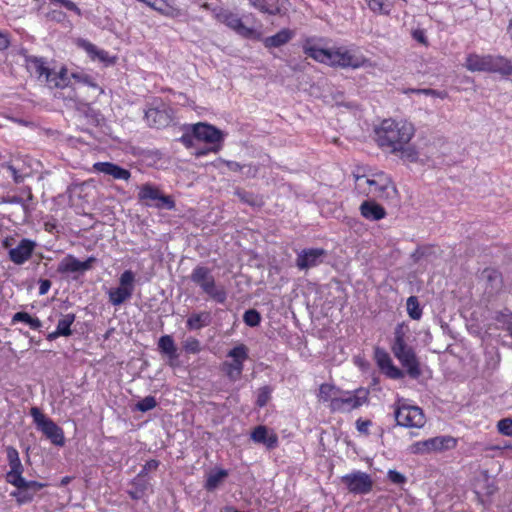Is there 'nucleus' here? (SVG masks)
Returning a JSON list of instances; mask_svg holds the SVG:
<instances>
[{
    "instance_id": "nucleus-1",
    "label": "nucleus",
    "mask_w": 512,
    "mask_h": 512,
    "mask_svg": "<svg viewBox=\"0 0 512 512\" xmlns=\"http://www.w3.org/2000/svg\"><path fill=\"white\" fill-rule=\"evenodd\" d=\"M414 126L406 121L385 119L375 129L377 145L391 154H400V157L409 162H416L418 153L409 144L414 136Z\"/></svg>"
},
{
    "instance_id": "nucleus-2",
    "label": "nucleus",
    "mask_w": 512,
    "mask_h": 512,
    "mask_svg": "<svg viewBox=\"0 0 512 512\" xmlns=\"http://www.w3.org/2000/svg\"><path fill=\"white\" fill-rule=\"evenodd\" d=\"M304 52L308 57L333 67L358 69L369 64V60L363 55L355 54L345 47L323 49L315 46H305Z\"/></svg>"
},
{
    "instance_id": "nucleus-3",
    "label": "nucleus",
    "mask_w": 512,
    "mask_h": 512,
    "mask_svg": "<svg viewBox=\"0 0 512 512\" xmlns=\"http://www.w3.org/2000/svg\"><path fill=\"white\" fill-rule=\"evenodd\" d=\"M408 337L403 325H397L394 331V341L391 350L394 356L406 369L408 375L414 379L421 375L419 362L414 349L407 343Z\"/></svg>"
},
{
    "instance_id": "nucleus-4",
    "label": "nucleus",
    "mask_w": 512,
    "mask_h": 512,
    "mask_svg": "<svg viewBox=\"0 0 512 512\" xmlns=\"http://www.w3.org/2000/svg\"><path fill=\"white\" fill-rule=\"evenodd\" d=\"M357 188L366 196L381 200L392 199L396 196L397 190L391 179L383 172L373 175V178L356 176Z\"/></svg>"
},
{
    "instance_id": "nucleus-5",
    "label": "nucleus",
    "mask_w": 512,
    "mask_h": 512,
    "mask_svg": "<svg viewBox=\"0 0 512 512\" xmlns=\"http://www.w3.org/2000/svg\"><path fill=\"white\" fill-rule=\"evenodd\" d=\"M28 71L39 80L44 81L49 88H66L69 85L68 71L62 67L58 72L48 68L42 58L27 57Z\"/></svg>"
},
{
    "instance_id": "nucleus-6",
    "label": "nucleus",
    "mask_w": 512,
    "mask_h": 512,
    "mask_svg": "<svg viewBox=\"0 0 512 512\" xmlns=\"http://www.w3.org/2000/svg\"><path fill=\"white\" fill-rule=\"evenodd\" d=\"M190 279L210 299L220 304L225 303L227 291L223 285L216 283L212 271L208 267L196 266L190 275Z\"/></svg>"
},
{
    "instance_id": "nucleus-7",
    "label": "nucleus",
    "mask_w": 512,
    "mask_h": 512,
    "mask_svg": "<svg viewBox=\"0 0 512 512\" xmlns=\"http://www.w3.org/2000/svg\"><path fill=\"white\" fill-rule=\"evenodd\" d=\"M192 132L196 140L203 141L212 145L206 150L197 151V156L205 155L208 152L216 153L221 149L222 142L224 140V134L221 130L217 129L213 125L199 122L192 126Z\"/></svg>"
},
{
    "instance_id": "nucleus-8",
    "label": "nucleus",
    "mask_w": 512,
    "mask_h": 512,
    "mask_svg": "<svg viewBox=\"0 0 512 512\" xmlns=\"http://www.w3.org/2000/svg\"><path fill=\"white\" fill-rule=\"evenodd\" d=\"M30 415L38 430H40L47 439L56 446L65 444L64 432L53 420L45 416L38 407L30 409Z\"/></svg>"
},
{
    "instance_id": "nucleus-9",
    "label": "nucleus",
    "mask_w": 512,
    "mask_h": 512,
    "mask_svg": "<svg viewBox=\"0 0 512 512\" xmlns=\"http://www.w3.org/2000/svg\"><path fill=\"white\" fill-rule=\"evenodd\" d=\"M397 425L406 428H421L426 422L423 410L418 406L407 405L399 400L394 411Z\"/></svg>"
},
{
    "instance_id": "nucleus-10",
    "label": "nucleus",
    "mask_w": 512,
    "mask_h": 512,
    "mask_svg": "<svg viewBox=\"0 0 512 512\" xmlns=\"http://www.w3.org/2000/svg\"><path fill=\"white\" fill-rule=\"evenodd\" d=\"M135 274L131 270H125L119 278V286L108 291L109 302L114 306H120L129 300L134 292Z\"/></svg>"
},
{
    "instance_id": "nucleus-11",
    "label": "nucleus",
    "mask_w": 512,
    "mask_h": 512,
    "mask_svg": "<svg viewBox=\"0 0 512 512\" xmlns=\"http://www.w3.org/2000/svg\"><path fill=\"white\" fill-rule=\"evenodd\" d=\"M456 446V440L451 436H437L424 441L411 444L408 448L412 454H425L430 452L451 449Z\"/></svg>"
},
{
    "instance_id": "nucleus-12",
    "label": "nucleus",
    "mask_w": 512,
    "mask_h": 512,
    "mask_svg": "<svg viewBox=\"0 0 512 512\" xmlns=\"http://www.w3.org/2000/svg\"><path fill=\"white\" fill-rule=\"evenodd\" d=\"M369 391L363 388L351 392H343L339 396V400L334 401V412H350L361 407L368 402Z\"/></svg>"
},
{
    "instance_id": "nucleus-13",
    "label": "nucleus",
    "mask_w": 512,
    "mask_h": 512,
    "mask_svg": "<svg viewBox=\"0 0 512 512\" xmlns=\"http://www.w3.org/2000/svg\"><path fill=\"white\" fill-rule=\"evenodd\" d=\"M214 17L221 23L225 24L228 28L235 31L238 35L244 38H251L254 35V29L249 28L242 22L241 18L237 14L230 10L223 8L213 9Z\"/></svg>"
},
{
    "instance_id": "nucleus-14",
    "label": "nucleus",
    "mask_w": 512,
    "mask_h": 512,
    "mask_svg": "<svg viewBox=\"0 0 512 512\" xmlns=\"http://www.w3.org/2000/svg\"><path fill=\"white\" fill-rule=\"evenodd\" d=\"M138 199L140 201L155 202V206L157 208H166L171 210L175 207V203L171 197L161 194L158 188L149 183L140 187Z\"/></svg>"
},
{
    "instance_id": "nucleus-15",
    "label": "nucleus",
    "mask_w": 512,
    "mask_h": 512,
    "mask_svg": "<svg viewBox=\"0 0 512 512\" xmlns=\"http://www.w3.org/2000/svg\"><path fill=\"white\" fill-rule=\"evenodd\" d=\"M342 481L347 485L348 490L354 494H367L373 487L371 477L360 471L343 476Z\"/></svg>"
},
{
    "instance_id": "nucleus-16",
    "label": "nucleus",
    "mask_w": 512,
    "mask_h": 512,
    "mask_svg": "<svg viewBox=\"0 0 512 512\" xmlns=\"http://www.w3.org/2000/svg\"><path fill=\"white\" fill-rule=\"evenodd\" d=\"M326 255L327 252L323 248L304 249L297 256L296 266L300 270H308L320 265Z\"/></svg>"
},
{
    "instance_id": "nucleus-17",
    "label": "nucleus",
    "mask_w": 512,
    "mask_h": 512,
    "mask_svg": "<svg viewBox=\"0 0 512 512\" xmlns=\"http://www.w3.org/2000/svg\"><path fill=\"white\" fill-rule=\"evenodd\" d=\"M93 262H95L94 257H89L86 261H79L73 255H67L59 263L57 272L61 274L84 272L91 269Z\"/></svg>"
},
{
    "instance_id": "nucleus-18",
    "label": "nucleus",
    "mask_w": 512,
    "mask_h": 512,
    "mask_svg": "<svg viewBox=\"0 0 512 512\" xmlns=\"http://www.w3.org/2000/svg\"><path fill=\"white\" fill-rule=\"evenodd\" d=\"M36 243L29 239H22L17 247L10 249L9 259L17 264L21 265L26 262L32 255Z\"/></svg>"
},
{
    "instance_id": "nucleus-19",
    "label": "nucleus",
    "mask_w": 512,
    "mask_h": 512,
    "mask_svg": "<svg viewBox=\"0 0 512 512\" xmlns=\"http://www.w3.org/2000/svg\"><path fill=\"white\" fill-rule=\"evenodd\" d=\"M251 439L258 444H263L269 450L278 446V436L273 431H269L266 426L259 425L251 433Z\"/></svg>"
},
{
    "instance_id": "nucleus-20",
    "label": "nucleus",
    "mask_w": 512,
    "mask_h": 512,
    "mask_svg": "<svg viewBox=\"0 0 512 512\" xmlns=\"http://www.w3.org/2000/svg\"><path fill=\"white\" fill-rule=\"evenodd\" d=\"M93 169L96 172L112 176L113 179L116 180L128 181L131 177V173L129 170L124 169L111 162H96L93 165Z\"/></svg>"
},
{
    "instance_id": "nucleus-21",
    "label": "nucleus",
    "mask_w": 512,
    "mask_h": 512,
    "mask_svg": "<svg viewBox=\"0 0 512 512\" xmlns=\"http://www.w3.org/2000/svg\"><path fill=\"white\" fill-rule=\"evenodd\" d=\"M145 119L150 126L156 128L165 127L172 120L170 113L164 107L149 108L145 112Z\"/></svg>"
},
{
    "instance_id": "nucleus-22",
    "label": "nucleus",
    "mask_w": 512,
    "mask_h": 512,
    "mask_svg": "<svg viewBox=\"0 0 512 512\" xmlns=\"http://www.w3.org/2000/svg\"><path fill=\"white\" fill-rule=\"evenodd\" d=\"M157 347L159 352L168 358L169 364L173 366V362L179 357L173 337L171 335L161 336L158 340Z\"/></svg>"
},
{
    "instance_id": "nucleus-23",
    "label": "nucleus",
    "mask_w": 512,
    "mask_h": 512,
    "mask_svg": "<svg viewBox=\"0 0 512 512\" xmlns=\"http://www.w3.org/2000/svg\"><path fill=\"white\" fill-rule=\"evenodd\" d=\"M492 55L481 56L475 53L469 54L466 58L465 67L472 72H489L491 69Z\"/></svg>"
},
{
    "instance_id": "nucleus-24",
    "label": "nucleus",
    "mask_w": 512,
    "mask_h": 512,
    "mask_svg": "<svg viewBox=\"0 0 512 512\" xmlns=\"http://www.w3.org/2000/svg\"><path fill=\"white\" fill-rule=\"evenodd\" d=\"M341 390L334 385L324 383L319 388L318 398L323 402H330L329 408L334 412V401L339 400Z\"/></svg>"
},
{
    "instance_id": "nucleus-25",
    "label": "nucleus",
    "mask_w": 512,
    "mask_h": 512,
    "mask_svg": "<svg viewBox=\"0 0 512 512\" xmlns=\"http://www.w3.org/2000/svg\"><path fill=\"white\" fill-rule=\"evenodd\" d=\"M293 36H294L293 31H291L290 29L284 28V29L280 30L278 33H276L275 35L266 37L263 40V43L266 48H277V47L283 46L286 43H288L293 38Z\"/></svg>"
},
{
    "instance_id": "nucleus-26",
    "label": "nucleus",
    "mask_w": 512,
    "mask_h": 512,
    "mask_svg": "<svg viewBox=\"0 0 512 512\" xmlns=\"http://www.w3.org/2000/svg\"><path fill=\"white\" fill-rule=\"evenodd\" d=\"M360 211L363 217L373 221L380 220L386 215L382 206L371 201L363 202L360 206Z\"/></svg>"
},
{
    "instance_id": "nucleus-27",
    "label": "nucleus",
    "mask_w": 512,
    "mask_h": 512,
    "mask_svg": "<svg viewBox=\"0 0 512 512\" xmlns=\"http://www.w3.org/2000/svg\"><path fill=\"white\" fill-rule=\"evenodd\" d=\"M490 65L491 69L489 72L500 73L504 76L512 75V63L503 56H492Z\"/></svg>"
},
{
    "instance_id": "nucleus-28",
    "label": "nucleus",
    "mask_w": 512,
    "mask_h": 512,
    "mask_svg": "<svg viewBox=\"0 0 512 512\" xmlns=\"http://www.w3.org/2000/svg\"><path fill=\"white\" fill-rule=\"evenodd\" d=\"M211 322L210 312L203 311L200 313L192 314L186 322L188 329L199 330L205 326H208Z\"/></svg>"
},
{
    "instance_id": "nucleus-29",
    "label": "nucleus",
    "mask_w": 512,
    "mask_h": 512,
    "mask_svg": "<svg viewBox=\"0 0 512 512\" xmlns=\"http://www.w3.org/2000/svg\"><path fill=\"white\" fill-rule=\"evenodd\" d=\"M227 476L228 472L225 469H219L215 472H211L208 474L204 486L208 491H213Z\"/></svg>"
},
{
    "instance_id": "nucleus-30",
    "label": "nucleus",
    "mask_w": 512,
    "mask_h": 512,
    "mask_svg": "<svg viewBox=\"0 0 512 512\" xmlns=\"http://www.w3.org/2000/svg\"><path fill=\"white\" fill-rule=\"evenodd\" d=\"M75 321V315L73 313H68L62 315L57 324L58 334H62L63 336H70L72 334L71 325Z\"/></svg>"
},
{
    "instance_id": "nucleus-31",
    "label": "nucleus",
    "mask_w": 512,
    "mask_h": 512,
    "mask_svg": "<svg viewBox=\"0 0 512 512\" xmlns=\"http://www.w3.org/2000/svg\"><path fill=\"white\" fill-rule=\"evenodd\" d=\"M12 322H24L30 326L32 329H39L42 326L41 321L38 318L32 317L27 312H17L14 314L12 318Z\"/></svg>"
},
{
    "instance_id": "nucleus-32",
    "label": "nucleus",
    "mask_w": 512,
    "mask_h": 512,
    "mask_svg": "<svg viewBox=\"0 0 512 512\" xmlns=\"http://www.w3.org/2000/svg\"><path fill=\"white\" fill-rule=\"evenodd\" d=\"M219 161L221 163L225 164L229 170L234 171V172H238V171H241L242 169L246 168L247 171L245 173L249 177H255L256 174L258 173V169L251 165H241L238 162L228 161V160H223V159H220Z\"/></svg>"
},
{
    "instance_id": "nucleus-33",
    "label": "nucleus",
    "mask_w": 512,
    "mask_h": 512,
    "mask_svg": "<svg viewBox=\"0 0 512 512\" xmlns=\"http://www.w3.org/2000/svg\"><path fill=\"white\" fill-rule=\"evenodd\" d=\"M154 9L161 13L162 15L171 17V18H177L182 15V11L179 8L173 7L164 1H158L157 6H154Z\"/></svg>"
},
{
    "instance_id": "nucleus-34",
    "label": "nucleus",
    "mask_w": 512,
    "mask_h": 512,
    "mask_svg": "<svg viewBox=\"0 0 512 512\" xmlns=\"http://www.w3.org/2000/svg\"><path fill=\"white\" fill-rule=\"evenodd\" d=\"M407 313L414 319L418 320L422 316V309L420 308L418 298L416 296H410L406 302Z\"/></svg>"
},
{
    "instance_id": "nucleus-35",
    "label": "nucleus",
    "mask_w": 512,
    "mask_h": 512,
    "mask_svg": "<svg viewBox=\"0 0 512 512\" xmlns=\"http://www.w3.org/2000/svg\"><path fill=\"white\" fill-rule=\"evenodd\" d=\"M228 377L235 381L240 378L243 371V363L232 361L231 363L224 364Z\"/></svg>"
},
{
    "instance_id": "nucleus-36",
    "label": "nucleus",
    "mask_w": 512,
    "mask_h": 512,
    "mask_svg": "<svg viewBox=\"0 0 512 512\" xmlns=\"http://www.w3.org/2000/svg\"><path fill=\"white\" fill-rule=\"evenodd\" d=\"M369 8L376 13L388 14L391 10V5L385 0H365Z\"/></svg>"
},
{
    "instance_id": "nucleus-37",
    "label": "nucleus",
    "mask_w": 512,
    "mask_h": 512,
    "mask_svg": "<svg viewBox=\"0 0 512 512\" xmlns=\"http://www.w3.org/2000/svg\"><path fill=\"white\" fill-rule=\"evenodd\" d=\"M235 194L240 201L247 203L250 206H260L262 204L261 199L253 193L244 190H237Z\"/></svg>"
},
{
    "instance_id": "nucleus-38",
    "label": "nucleus",
    "mask_w": 512,
    "mask_h": 512,
    "mask_svg": "<svg viewBox=\"0 0 512 512\" xmlns=\"http://www.w3.org/2000/svg\"><path fill=\"white\" fill-rule=\"evenodd\" d=\"M228 357L233 358V361L243 363L248 358V349L244 344H240L228 352Z\"/></svg>"
},
{
    "instance_id": "nucleus-39",
    "label": "nucleus",
    "mask_w": 512,
    "mask_h": 512,
    "mask_svg": "<svg viewBox=\"0 0 512 512\" xmlns=\"http://www.w3.org/2000/svg\"><path fill=\"white\" fill-rule=\"evenodd\" d=\"M374 354L377 365L381 371H383L392 362L390 355L382 348H375Z\"/></svg>"
},
{
    "instance_id": "nucleus-40",
    "label": "nucleus",
    "mask_w": 512,
    "mask_h": 512,
    "mask_svg": "<svg viewBox=\"0 0 512 512\" xmlns=\"http://www.w3.org/2000/svg\"><path fill=\"white\" fill-rule=\"evenodd\" d=\"M2 169L7 173L9 177H11L14 180L16 184H20L24 181V175L14 164H3Z\"/></svg>"
},
{
    "instance_id": "nucleus-41",
    "label": "nucleus",
    "mask_w": 512,
    "mask_h": 512,
    "mask_svg": "<svg viewBox=\"0 0 512 512\" xmlns=\"http://www.w3.org/2000/svg\"><path fill=\"white\" fill-rule=\"evenodd\" d=\"M16 492L11 495L16 499L19 504L29 503L33 500L34 494L26 487L17 488Z\"/></svg>"
},
{
    "instance_id": "nucleus-42",
    "label": "nucleus",
    "mask_w": 512,
    "mask_h": 512,
    "mask_svg": "<svg viewBox=\"0 0 512 512\" xmlns=\"http://www.w3.org/2000/svg\"><path fill=\"white\" fill-rule=\"evenodd\" d=\"M243 320L246 325L256 327L260 324L261 316L257 310L249 309L244 313Z\"/></svg>"
},
{
    "instance_id": "nucleus-43",
    "label": "nucleus",
    "mask_w": 512,
    "mask_h": 512,
    "mask_svg": "<svg viewBox=\"0 0 512 512\" xmlns=\"http://www.w3.org/2000/svg\"><path fill=\"white\" fill-rule=\"evenodd\" d=\"M248 1H249L251 6H253L254 8H256L258 10H260L263 13H267V14H270V15H276V14L280 13V8L279 7L269 8L266 5V0H248Z\"/></svg>"
},
{
    "instance_id": "nucleus-44",
    "label": "nucleus",
    "mask_w": 512,
    "mask_h": 512,
    "mask_svg": "<svg viewBox=\"0 0 512 512\" xmlns=\"http://www.w3.org/2000/svg\"><path fill=\"white\" fill-rule=\"evenodd\" d=\"M157 405V401L153 396H146L136 404V409L141 412L152 410Z\"/></svg>"
},
{
    "instance_id": "nucleus-45",
    "label": "nucleus",
    "mask_w": 512,
    "mask_h": 512,
    "mask_svg": "<svg viewBox=\"0 0 512 512\" xmlns=\"http://www.w3.org/2000/svg\"><path fill=\"white\" fill-rule=\"evenodd\" d=\"M183 348L187 353L197 354L201 350L200 341L194 337H188L183 343Z\"/></svg>"
},
{
    "instance_id": "nucleus-46",
    "label": "nucleus",
    "mask_w": 512,
    "mask_h": 512,
    "mask_svg": "<svg viewBox=\"0 0 512 512\" xmlns=\"http://www.w3.org/2000/svg\"><path fill=\"white\" fill-rule=\"evenodd\" d=\"M159 461L155 459H151L146 462L143 469L138 473V475L135 477V483H138L139 481H142V478H144L149 471L156 470L159 466Z\"/></svg>"
},
{
    "instance_id": "nucleus-47",
    "label": "nucleus",
    "mask_w": 512,
    "mask_h": 512,
    "mask_svg": "<svg viewBox=\"0 0 512 512\" xmlns=\"http://www.w3.org/2000/svg\"><path fill=\"white\" fill-rule=\"evenodd\" d=\"M6 481L17 488H22L26 485V480L22 477V473L9 471L6 474Z\"/></svg>"
},
{
    "instance_id": "nucleus-48",
    "label": "nucleus",
    "mask_w": 512,
    "mask_h": 512,
    "mask_svg": "<svg viewBox=\"0 0 512 512\" xmlns=\"http://www.w3.org/2000/svg\"><path fill=\"white\" fill-rule=\"evenodd\" d=\"M271 388L269 386H263L259 389L258 396H257V405L259 407H264L271 397Z\"/></svg>"
},
{
    "instance_id": "nucleus-49",
    "label": "nucleus",
    "mask_w": 512,
    "mask_h": 512,
    "mask_svg": "<svg viewBox=\"0 0 512 512\" xmlns=\"http://www.w3.org/2000/svg\"><path fill=\"white\" fill-rule=\"evenodd\" d=\"M498 431L505 436H512V419L504 418L497 424Z\"/></svg>"
},
{
    "instance_id": "nucleus-50",
    "label": "nucleus",
    "mask_w": 512,
    "mask_h": 512,
    "mask_svg": "<svg viewBox=\"0 0 512 512\" xmlns=\"http://www.w3.org/2000/svg\"><path fill=\"white\" fill-rule=\"evenodd\" d=\"M382 372L391 379H400L404 376L403 371L396 367L393 362H391Z\"/></svg>"
},
{
    "instance_id": "nucleus-51",
    "label": "nucleus",
    "mask_w": 512,
    "mask_h": 512,
    "mask_svg": "<svg viewBox=\"0 0 512 512\" xmlns=\"http://www.w3.org/2000/svg\"><path fill=\"white\" fill-rule=\"evenodd\" d=\"M82 47L90 54V55H93V56H97L99 59L103 60L104 59V56L106 55V52L103 51V50H98L97 47L88 42V41H83L82 42Z\"/></svg>"
},
{
    "instance_id": "nucleus-52",
    "label": "nucleus",
    "mask_w": 512,
    "mask_h": 512,
    "mask_svg": "<svg viewBox=\"0 0 512 512\" xmlns=\"http://www.w3.org/2000/svg\"><path fill=\"white\" fill-rule=\"evenodd\" d=\"M52 3L60 4L69 11L76 13L78 16L82 15L80 8L70 0H50Z\"/></svg>"
},
{
    "instance_id": "nucleus-53",
    "label": "nucleus",
    "mask_w": 512,
    "mask_h": 512,
    "mask_svg": "<svg viewBox=\"0 0 512 512\" xmlns=\"http://www.w3.org/2000/svg\"><path fill=\"white\" fill-rule=\"evenodd\" d=\"M412 91L414 93L430 95V96L439 97L442 99L447 96L446 92H442V91H438V90H434V89H414Z\"/></svg>"
},
{
    "instance_id": "nucleus-54",
    "label": "nucleus",
    "mask_w": 512,
    "mask_h": 512,
    "mask_svg": "<svg viewBox=\"0 0 512 512\" xmlns=\"http://www.w3.org/2000/svg\"><path fill=\"white\" fill-rule=\"evenodd\" d=\"M388 479L394 484H403L406 481V477L395 470L388 471Z\"/></svg>"
},
{
    "instance_id": "nucleus-55",
    "label": "nucleus",
    "mask_w": 512,
    "mask_h": 512,
    "mask_svg": "<svg viewBox=\"0 0 512 512\" xmlns=\"http://www.w3.org/2000/svg\"><path fill=\"white\" fill-rule=\"evenodd\" d=\"M45 18L48 21H55V22H61L65 18V14L58 10H52L46 13Z\"/></svg>"
},
{
    "instance_id": "nucleus-56",
    "label": "nucleus",
    "mask_w": 512,
    "mask_h": 512,
    "mask_svg": "<svg viewBox=\"0 0 512 512\" xmlns=\"http://www.w3.org/2000/svg\"><path fill=\"white\" fill-rule=\"evenodd\" d=\"M45 486H46V484H44V483H40V482H37V481H27L26 480V485L24 487L28 488V490H30L35 495L36 492H38L39 490H41Z\"/></svg>"
},
{
    "instance_id": "nucleus-57",
    "label": "nucleus",
    "mask_w": 512,
    "mask_h": 512,
    "mask_svg": "<svg viewBox=\"0 0 512 512\" xmlns=\"http://www.w3.org/2000/svg\"><path fill=\"white\" fill-rule=\"evenodd\" d=\"M372 425L370 420H357L356 427L360 433L368 434V429Z\"/></svg>"
},
{
    "instance_id": "nucleus-58",
    "label": "nucleus",
    "mask_w": 512,
    "mask_h": 512,
    "mask_svg": "<svg viewBox=\"0 0 512 512\" xmlns=\"http://www.w3.org/2000/svg\"><path fill=\"white\" fill-rule=\"evenodd\" d=\"M6 451H7V460H8L9 464L20 460L19 453L14 447L9 446V447H7Z\"/></svg>"
},
{
    "instance_id": "nucleus-59",
    "label": "nucleus",
    "mask_w": 512,
    "mask_h": 512,
    "mask_svg": "<svg viewBox=\"0 0 512 512\" xmlns=\"http://www.w3.org/2000/svg\"><path fill=\"white\" fill-rule=\"evenodd\" d=\"M39 295H45L48 293L50 287H51V281L48 279H40L39 280Z\"/></svg>"
},
{
    "instance_id": "nucleus-60",
    "label": "nucleus",
    "mask_w": 512,
    "mask_h": 512,
    "mask_svg": "<svg viewBox=\"0 0 512 512\" xmlns=\"http://www.w3.org/2000/svg\"><path fill=\"white\" fill-rule=\"evenodd\" d=\"M412 36H413V38H414L416 41H418V42H420V43H422V44H424V45H426V44H427V38H426V36H425V32H424L423 30H421V29H416V30H414V31L412 32Z\"/></svg>"
},
{
    "instance_id": "nucleus-61",
    "label": "nucleus",
    "mask_w": 512,
    "mask_h": 512,
    "mask_svg": "<svg viewBox=\"0 0 512 512\" xmlns=\"http://www.w3.org/2000/svg\"><path fill=\"white\" fill-rule=\"evenodd\" d=\"M72 76L75 79H77L79 82H82V83L87 84V85H89L91 87H94V88H98L97 85L92 82L90 76H88V75L73 74Z\"/></svg>"
},
{
    "instance_id": "nucleus-62",
    "label": "nucleus",
    "mask_w": 512,
    "mask_h": 512,
    "mask_svg": "<svg viewBox=\"0 0 512 512\" xmlns=\"http://www.w3.org/2000/svg\"><path fill=\"white\" fill-rule=\"evenodd\" d=\"M194 140L195 137H194V134H184L182 135V137L180 138V141L187 147V148H190L192 146H194Z\"/></svg>"
},
{
    "instance_id": "nucleus-63",
    "label": "nucleus",
    "mask_w": 512,
    "mask_h": 512,
    "mask_svg": "<svg viewBox=\"0 0 512 512\" xmlns=\"http://www.w3.org/2000/svg\"><path fill=\"white\" fill-rule=\"evenodd\" d=\"M132 486H134L138 491L144 494L145 490L148 487V482L142 478V481H139L138 483H135V478L132 481Z\"/></svg>"
},
{
    "instance_id": "nucleus-64",
    "label": "nucleus",
    "mask_w": 512,
    "mask_h": 512,
    "mask_svg": "<svg viewBox=\"0 0 512 512\" xmlns=\"http://www.w3.org/2000/svg\"><path fill=\"white\" fill-rule=\"evenodd\" d=\"M9 466H10V472L23 473V471H24V467L21 463V460L13 462V463L9 464Z\"/></svg>"
}]
</instances>
